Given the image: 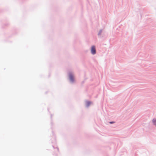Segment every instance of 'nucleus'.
Returning a JSON list of instances; mask_svg holds the SVG:
<instances>
[{
	"mask_svg": "<svg viewBox=\"0 0 156 156\" xmlns=\"http://www.w3.org/2000/svg\"><path fill=\"white\" fill-rule=\"evenodd\" d=\"M91 51L92 54L93 55H94L96 53V50L94 46H93L92 47Z\"/></svg>",
	"mask_w": 156,
	"mask_h": 156,
	"instance_id": "obj_1",
	"label": "nucleus"
},
{
	"mask_svg": "<svg viewBox=\"0 0 156 156\" xmlns=\"http://www.w3.org/2000/svg\"><path fill=\"white\" fill-rule=\"evenodd\" d=\"M69 78L70 80L72 81H73L74 80L73 76L72 75H69Z\"/></svg>",
	"mask_w": 156,
	"mask_h": 156,
	"instance_id": "obj_2",
	"label": "nucleus"
},
{
	"mask_svg": "<svg viewBox=\"0 0 156 156\" xmlns=\"http://www.w3.org/2000/svg\"><path fill=\"white\" fill-rule=\"evenodd\" d=\"M91 104V102L90 101H87L86 102V106L87 107L89 106Z\"/></svg>",
	"mask_w": 156,
	"mask_h": 156,
	"instance_id": "obj_3",
	"label": "nucleus"
},
{
	"mask_svg": "<svg viewBox=\"0 0 156 156\" xmlns=\"http://www.w3.org/2000/svg\"><path fill=\"white\" fill-rule=\"evenodd\" d=\"M153 122L154 125L156 126V119H153Z\"/></svg>",
	"mask_w": 156,
	"mask_h": 156,
	"instance_id": "obj_4",
	"label": "nucleus"
},
{
	"mask_svg": "<svg viewBox=\"0 0 156 156\" xmlns=\"http://www.w3.org/2000/svg\"><path fill=\"white\" fill-rule=\"evenodd\" d=\"M114 123V122H110V123Z\"/></svg>",
	"mask_w": 156,
	"mask_h": 156,
	"instance_id": "obj_5",
	"label": "nucleus"
}]
</instances>
